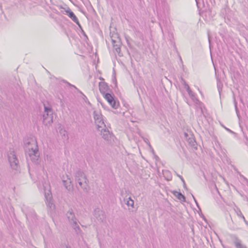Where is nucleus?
I'll list each match as a JSON object with an SVG mask.
<instances>
[{
	"mask_svg": "<svg viewBox=\"0 0 248 248\" xmlns=\"http://www.w3.org/2000/svg\"><path fill=\"white\" fill-rule=\"evenodd\" d=\"M99 89L101 93L104 95L107 94V92L110 91L108 84L105 82H100L99 83Z\"/></svg>",
	"mask_w": 248,
	"mask_h": 248,
	"instance_id": "obj_11",
	"label": "nucleus"
},
{
	"mask_svg": "<svg viewBox=\"0 0 248 248\" xmlns=\"http://www.w3.org/2000/svg\"><path fill=\"white\" fill-rule=\"evenodd\" d=\"M76 187H77V188L78 189H79V187H78V185H77V186H76Z\"/></svg>",
	"mask_w": 248,
	"mask_h": 248,
	"instance_id": "obj_45",
	"label": "nucleus"
},
{
	"mask_svg": "<svg viewBox=\"0 0 248 248\" xmlns=\"http://www.w3.org/2000/svg\"><path fill=\"white\" fill-rule=\"evenodd\" d=\"M61 248H70L67 246H66V247H62Z\"/></svg>",
	"mask_w": 248,
	"mask_h": 248,
	"instance_id": "obj_36",
	"label": "nucleus"
},
{
	"mask_svg": "<svg viewBox=\"0 0 248 248\" xmlns=\"http://www.w3.org/2000/svg\"><path fill=\"white\" fill-rule=\"evenodd\" d=\"M93 118L97 128H102V125H104V123L102 118V115L98 110H94L93 112Z\"/></svg>",
	"mask_w": 248,
	"mask_h": 248,
	"instance_id": "obj_6",
	"label": "nucleus"
},
{
	"mask_svg": "<svg viewBox=\"0 0 248 248\" xmlns=\"http://www.w3.org/2000/svg\"><path fill=\"white\" fill-rule=\"evenodd\" d=\"M26 217L27 219L30 217V216H32L33 217L36 216V214H35L33 210H31V214L29 213L26 212Z\"/></svg>",
	"mask_w": 248,
	"mask_h": 248,
	"instance_id": "obj_23",
	"label": "nucleus"
},
{
	"mask_svg": "<svg viewBox=\"0 0 248 248\" xmlns=\"http://www.w3.org/2000/svg\"><path fill=\"white\" fill-rule=\"evenodd\" d=\"M110 38L114 50L117 53L120 57L122 56L123 54L121 53V49L122 42L119 34L117 33H114L110 36Z\"/></svg>",
	"mask_w": 248,
	"mask_h": 248,
	"instance_id": "obj_2",
	"label": "nucleus"
},
{
	"mask_svg": "<svg viewBox=\"0 0 248 248\" xmlns=\"http://www.w3.org/2000/svg\"><path fill=\"white\" fill-rule=\"evenodd\" d=\"M170 173V172L169 170L163 171L164 175H168Z\"/></svg>",
	"mask_w": 248,
	"mask_h": 248,
	"instance_id": "obj_29",
	"label": "nucleus"
},
{
	"mask_svg": "<svg viewBox=\"0 0 248 248\" xmlns=\"http://www.w3.org/2000/svg\"><path fill=\"white\" fill-rule=\"evenodd\" d=\"M245 179L246 180V181H247V182H248V179H246V178H245Z\"/></svg>",
	"mask_w": 248,
	"mask_h": 248,
	"instance_id": "obj_46",
	"label": "nucleus"
},
{
	"mask_svg": "<svg viewBox=\"0 0 248 248\" xmlns=\"http://www.w3.org/2000/svg\"><path fill=\"white\" fill-rule=\"evenodd\" d=\"M173 194L175 197L177 198L178 200H179L181 202H186L185 197L181 192H179L176 191H174L173 192Z\"/></svg>",
	"mask_w": 248,
	"mask_h": 248,
	"instance_id": "obj_17",
	"label": "nucleus"
},
{
	"mask_svg": "<svg viewBox=\"0 0 248 248\" xmlns=\"http://www.w3.org/2000/svg\"><path fill=\"white\" fill-rule=\"evenodd\" d=\"M124 201L125 204L128 206H131V207H133L134 202L130 197H129L128 198H125L124 199Z\"/></svg>",
	"mask_w": 248,
	"mask_h": 248,
	"instance_id": "obj_18",
	"label": "nucleus"
},
{
	"mask_svg": "<svg viewBox=\"0 0 248 248\" xmlns=\"http://www.w3.org/2000/svg\"><path fill=\"white\" fill-rule=\"evenodd\" d=\"M76 184H78L80 186L81 188L85 193H88L90 190V186H89V182H76Z\"/></svg>",
	"mask_w": 248,
	"mask_h": 248,
	"instance_id": "obj_14",
	"label": "nucleus"
},
{
	"mask_svg": "<svg viewBox=\"0 0 248 248\" xmlns=\"http://www.w3.org/2000/svg\"><path fill=\"white\" fill-rule=\"evenodd\" d=\"M46 202L47 206L48 207H49L50 208V209H52L53 208H54L55 205L53 203L51 198H49V199H48L46 196Z\"/></svg>",
	"mask_w": 248,
	"mask_h": 248,
	"instance_id": "obj_19",
	"label": "nucleus"
},
{
	"mask_svg": "<svg viewBox=\"0 0 248 248\" xmlns=\"http://www.w3.org/2000/svg\"><path fill=\"white\" fill-rule=\"evenodd\" d=\"M195 203H196L197 205L198 206V202L197 201L195 202Z\"/></svg>",
	"mask_w": 248,
	"mask_h": 248,
	"instance_id": "obj_41",
	"label": "nucleus"
},
{
	"mask_svg": "<svg viewBox=\"0 0 248 248\" xmlns=\"http://www.w3.org/2000/svg\"><path fill=\"white\" fill-rule=\"evenodd\" d=\"M190 141H189V143L191 144V145L192 146H194L195 145V140L192 139H189V140Z\"/></svg>",
	"mask_w": 248,
	"mask_h": 248,
	"instance_id": "obj_24",
	"label": "nucleus"
},
{
	"mask_svg": "<svg viewBox=\"0 0 248 248\" xmlns=\"http://www.w3.org/2000/svg\"><path fill=\"white\" fill-rule=\"evenodd\" d=\"M67 217L71 225H75L78 221L72 210H70L67 212Z\"/></svg>",
	"mask_w": 248,
	"mask_h": 248,
	"instance_id": "obj_13",
	"label": "nucleus"
},
{
	"mask_svg": "<svg viewBox=\"0 0 248 248\" xmlns=\"http://www.w3.org/2000/svg\"><path fill=\"white\" fill-rule=\"evenodd\" d=\"M188 93L193 100V101L195 103L197 107H198L201 110L202 113V102L196 97L194 93L190 90L187 92Z\"/></svg>",
	"mask_w": 248,
	"mask_h": 248,
	"instance_id": "obj_10",
	"label": "nucleus"
},
{
	"mask_svg": "<svg viewBox=\"0 0 248 248\" xmlns=\"http://www.w3.org/2000/svg\"><path fill=\"white\" fill-rule=\"evenodd\" d=\"M244 221L245 222V224L248 226V221H247L245 218V220H244Z\"/></svg>",
	"mask_w": 248,
	"mask_h": 248,
	"instance_id": "obj_33",
	"label": "nucleus"
},
{
	"mask_svg": "<svg viewBox=\"0 0 248 248\" xmlns=\"http://www.w3.org/2000/svg\"><path fill=\"white\" fill-rule=\"evenodd\" d=\"M244 221L245 222V224L248 226V221H247L245 218V220H244Z\"/></svg>",
	"mask_w": 248,
	"mask_h": 248,
	"instance_id": "obj_32",
	"label": "nucleus"
},
{
	"mask_svg": "<svg viewBox=\"0 0 248 248\" xmlns=\"http://www.w3.org/2000/svg\"><path fill=\"white\" fill-rule=\"evenodd\" d=\"M43 123L47 125L53 123V112L51 108L45 106V112L43 114Z\"/></svg>",
	"mask_w": 248,
	"mask_h": 248,
	"instance_id": "obj_3",
	"label": "nucleus"
},
{
	"mask_svg": "<svg viewBox=\"0 0 248 248\" xmlns=\"http://www.w3.org/2000/svg\"><path fill=\"white\" fill-rule=\"evenodd\" d=\"M103 96L112 108L114 109L118 108L119 102H117L116 100L115 99V96L113 93H107Z\"/></svg>",
	"mask_w": 248,
	"mask_h": 248,
	"instance_id": "obj_5",
	"label": "nucleus"
},
{
	"mask_svg": "<svg viewBox=\"0 0 248 248\" xmlns=\"http://www.w3.org/2000/svg\"><path fill=\"white\" fill-rule=\"evenodd\" d=\"M195 203H196L197 205L198 206V202L197 201L195 202Z\"/></svg>",
	"mask_w": 248,
	"mask_h": 248,
	"instance_id": "obj_42",
	"label": "nucleus"
},
{
	"mask_svg": "<svg viewBox=\"0 0 248 248\" xmlns=\"http://www.w3.org/2000/svg\"><path fill=\"white\" fill-rule=\"evenodd\" d=\"M196 2H197V6L199 7V6H198V2H197V0H196Z\"/></svg>",
	"mask_w": 248,
	"mask_h": 248,
	"instance_id": "obj_43",
	"label": "nucleus"
},
{
	"mask_svg": "<svg viewBox=\"0 0 248 248\" xmlns=\"http://www.w3.org/2000/svg\"><path fill=\"white\" fill-rule=\"evenodd\" d=\"M225 129H226L228 131H229V132H230V133H233V132H232L231 130L229 129V128H227L225 127Z\"/></svg>",
	"mask_w": 248,
	"mask_h": 248,
	"instance_id": "obj_30",
	"label": "nucleus"
},
{
	"mask_svg": "<svg viewBox=\"0 0 248 248\" xmlns=\"http://www.w3.org/2000/svg\"><path fill=\"white\" fill-rule=\"evenodd\" d=\"M233 238V244L236 248H248L236 236H234Z\"/></svg>",
	"mask_w": 248,
	"mask_h": 248,
	"instance_id": "obj_15",
	"label": "nucleus"
},
{
	"mask_svg": "<svg viewBox=\"0 0 248 248\" xmlns=\"http://www.w3.org/2000/svg\"><path fill=\"white\" fill-rule=\"evenodd\" d=\"M238 216H239L240 217H241L242 218H243V220H245V217L243 216V215L242 214V212L239 211L237 213Z\"/></svg>",
	"mask_w": 248,
	"mask_h": 248,
	"instance_id": "obj_25",
	"label": "nucleus"
},
{
	"mask_svg": "<svg viewBox=\"0 0 248 248\" xmlns=\"http://www.w3.org/2000/svg\"><path fill=\"white\" fill-rule=\"evenodd\" d=\"M82 31L83 32V35H84V36H86V34H85V32H84L83 31Z\"/></svg>",
	"mask_w": 248,
	"mask_h": 248,
	"instance_id": "obj_44",
	"label": "nucleus"
},
{
	"mask_svg": "<svg viewBox=\"0 0 248 248\" xmlns=\"http://www.w3.org/2000/svg\"><path fill=\"white\" fill-rule=\"evenodd\" d=\"M143 140L147 144L149 145V146H151L150 143L147 138H143Z\"/></svg>",
	"mask_w": 248,
	"mask_h": 248,
	"instance_id": "obj_26",
	"label": "nucleus"
},
{
	"mask_svg": "<svg viewBox=\"0 0 248 248\" xmlns=\"http://www.w3.org/2000/svg\"><path fill=\"white\" fill-rule=\"evenodd\" d=\"M183 186L185 188H186V183H184V184H183Z\"/></svg>",
	"mask_w": 248,
	"mask_h": 248,
	"instance_id": "obj_34",
	"label": "nucleus"
},
{
	"mask_svg": "<svg viewBox=\"0 0 248 248\" xmlns=\"http://www.w3.org/2000/svg\"><path fill=\"white\" fill-rule=\"evenodd\" d=\"M182 80L183 84L185 86V88H186L187 92L190 90L191 89H190L189 85L186 83V81L184 79H183V78L182 79Z\"/></svg>",
	"mask_w": 248,
	"mask_h": 248,
	"instance_id": "obj_22",
	"label": "nucleus"
},
{
	"mask_svg": "<svg viewBox=\"0 0 248 248\" xmlns=\"http://www.w3.org/2000/svg\"><path fill=\"white\" fill-rule=\"evenodd\" d=\"M192 197H193V198L194 199V200L195 202L197 201L196 199L195 198L194 196L193 195H192Z\"/></svg>",
	"mask_w": 248,
	"mask_h": 248,
	"instance_id": "obj_37",
	"label": "nucleus"
},
{
	"mask_svg": "<svg viewBox=\"0 0 248 248\" xmlns=\"http://www.w3.org/2000/svg\"><path fill=\"white\" fill-rule=\"evenodd\" d=\"M235 107L236 111V112H237L238 108H237V105H236V102H235Z\"/></svg>",
	"mask_w": 248,
	"mask_h": 248,
	"instance_id": "obj_31",
	"label": "nucleus"
},
{
	"mask_svg": "<svg viewBox=\"0 0 248 248\" xmlns=\"http://www.w3.org/2000/svg\"><path fill=\"white\" fill-rule=\"evenodd\" d=\"M75 182H89V180L83 171L78 170L75 173Z\"/></svg>",
	"mask_w": 248,
	"mask_h": 248,
	"instance_id": "obj_7",
	"label": "nucleus"
},
{
	"mask_svg": "<svg viewBox=\"0 0 248 248\" xmlns=\"http://www.w3.org/2000/svg\"><path fill=\"white\" fill-rule=\"evenodd\" d=\"M24 143L27 160L36 163L40 157L36 140L33 139H27L24 140Z\"/></svg>",
	"mask_w": 248,
	"mask_h": 248,
	"instance_id": "obj_1",
	"label": "nucleus"
},
{
	"mask_svg": "<svg viewBox=\"0 0 248 248\" xmlns=\"http://www.w3.org/2000/svg\"><path fill=\"white\" fill-rule=\"evenodd\" d=\"M97 130L100 131L102 137L104 140L108 142H111V140H113L114 136L108 129L102 127L100 128H97Z\"/></svg>",
	"mask_w": 248,
	"mask_h": 248,
	"instance_id": "obj_4",
	"label": "nucleus"
},
{
	"mask_svg": "<svg viewBox=\"0 0 248 248\" xmlns=\"http://www.w3.org/2000/svg\"><path fill=\"white\" fill-rule=\"evenodd\" d=\"M93 216L100 222H103L106 220V215L105 212L101 210L99 208L94 209Z\"/></svg>",
	"mask_w": 248,
	"mask_h": 248,
	"instance_id": "obj_8",
	"label": "nucleus"
},
{
	"mask_svg": "<svg viewBox=\"0 0 248 248\" xmlns=\"http://www.w3.org/2000/svg\"><path fill=\"white\" fill-rule=\"evenodd\" d=\"M63 132H64V133H66V131H65V130H64V131H63ZM65 133H63V135L64 136H65Z\"/></svg>",
	"mask_w": 248,
	"mask_h": 248,
	"instance_id": "obj_39",
	"label": "nucleus"
},
{
	"mask_svg": "<svg viewBox=\"0 0 248 248\" xmlns=\"http://www.w3.org/2000/svg\"><path fill=\"white\" fill-rule=\"evenodd\" d=\"M99 79H100V80H104V79L102 77H99Z\"/></svg>",
	"mask_w": 248,
	"mask_h": 248,
	"instance_id": "obj_35",
	"label": "nucleus"
},
{
	"mask_svg": "<svg viewBox=\"0 0 248 248\" xmlns=\"http://www.w3.org/2000/svg\"><path fill=\"white\" fill-rule=\"evenodd\" d=\"M62 82H63V83H64L67 84L68 85H69V86H71V87H72L75 88L76 89H77V90L78 91V92L79 93H81L82 94H83V96H84L86 98H87L86 96L85 95H84V94L82 93L81 92H80L79 90H78L76 86H75L74 85H72V84H70V83H69L68 82H67V81H66V80H64V79L62 80Z\"/></svg>",
	"mask_w": 248,
	"mask_h": 248,
	"instance_id": "obj_21",
	"label": "nucleus"
},
{
	"mask_svg": "<svg viewBox=\"0 0 248 248\" xmlns=\"http://www.w3.org/2000/svg\"><path fill=\"white\" fill-rule=\"evenodd\" d=\"M71 226L77 234H80L81 233V230L79 226L78 225V222L76 223L75 225V224H72Z\"/></svg>",
	"mask_w": 248,
	"mask_h": 248,
	"instance_id": "obj_20",
	"label": "nucleus"
},
{
	"mask_svg": "<svg viewBox=\"0 0 248 248\" xmlns=\"http://www.w3.org/2000/svg\"><path fill=\"white\" fill-rule=\"evenodd\" d=\"M63 184L65 188L68 190L70 191L73 188V185L72 184V181L70 179L68 178L66 180H62Z\"/></svg>",
	"mask_w": 248,
	"mask_h": 248,
	"instance_id": "obj_16",
	"label": "nucleus"
},
{
	"mask_svg": "<svg viewBox=\"0 0 248 248\" xmlns=\"http://www.w3.org/2000/svg\"><path fill=\"white\" fill-rule=\"evenodd\" d=\"M209 42H210V38L209 37Z\"/></svg>",
	"mask_w": 248,
	"mask_h": 248,
	"instance_id": "obj_47",
	"label": "nucleus"
},
{
	"mask_svg": "<svg viewBox=\"0 0 248 248\" xmlns=\"http://www.w3.org/2000/svg\"><path fill=\"white\" fill-rule=\"evenodd\" d=\"M65 12L66 13V14L67 15V16L75 23H76L80 28H81V25H80V23H79V21L78 20V18L76 16L75 14L69 8H68V9L66 10H65Z\"/></svg>",
	"mask_w": 248,
	"mask_h": 248,
	"instance_id": "obj_12",
	"label": "nucleus"
},
{
	"mask_svg": "<svg viewBox=\"0 0 248 248\" xmlns=\"http://www.w3.org/2000/svg\"><path fill=\"white\" fill-rule=\"evenodd\" d=\"M192 197H193V198L194 199V200L195 202L197 201L196 199L195 198L194 196L193 195H192Z\"/></svg>",
	"mask_w": 248,
	"mask_h": 248,
	"instance_id": "obj_38",
	"label": "nucleus"
},
{
	"mask_svg": "<svg viewBox=\"0 0 248 248\" xmlns=\"http://www.w3.org/2000/svg\"><path fill=\"white\" fill-rule=\"evenodd\" d=\"M181 181L183 182V184H184V183H185V181L184 179H183V180H181Z\"/></svg>",
	"mask_w": 248,
	"mask_h": 248,
	"instance_id": "obj_40",
	"label": "nucleus"
},
{
	"mask_svg": "<svg viewBox=\"0 0 248 248\" xmlns=\"http://www.w3.org/2000/svg\"><path fill=\"white\" fill-rule=\"evenodd\" d=\"M112 82H114L115 84V86H117V81L115 76H114L113 78H112Z\"/></svg>",
	"mask_w": 248,
	"mask_h": 248,
	"instance_id": "obj_27",
	"label": "nucleus"
},
{
	"mask_svg": "<svg viewBox=\"0 0 248 248\" xmlns=\"http://www.w3.org/2000/svg\"><path fill=\"white\" fill-rule=\"evenodd\" d=\"M175 173L176 175H177L179 178H180V179H181V180H183V177L181 175H180L178 174V173H177V172H176V171H175Z\"/></svg>",
	"mask_w": 248,
	"mask_h": 248,
	"instance_id": "obj_28",
	"label": "nucleus"
},
{
	"mask_svg": "<svg viewBox=\"0 0 248 248\" xmlns=\"http://www.w3.org/2000/svg\"><path fill=\"white\" fill-rule=\"evenodd\" d=\"M9 160L12 168L15 170H17L18 168V160L14 154H11V155L9 156Z\"/></svg>",
	"mask_w": 248,
	"mask_h": 248,
	"instance_id": "obj_9",
	"label": "nucleus"
}]
</instances>
